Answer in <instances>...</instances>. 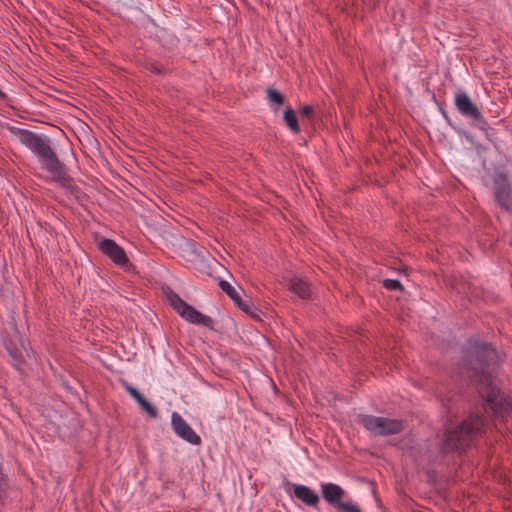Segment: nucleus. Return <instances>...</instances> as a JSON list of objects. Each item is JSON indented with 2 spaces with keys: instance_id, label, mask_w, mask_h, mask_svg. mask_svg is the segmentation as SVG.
Returning <instances> with one entry per match:
<instances>
[{
  "instance_id": "1",
  "label": "nucleus",
  "mask_w": 512,
  "mask_h": 512,
  "mask_svg": "<svg viewBox=\"0 0 512 512\" xmlns=\"http://www.w3.org/2000/svg\"><path fill=\"white\" fill-rule=\"evenodd\" d=\"M465 358L470 366L469 378L479 397L484 401L486 413L496 419H505L512 414V400L501 392L496 379L483 367L498 363L496 349L478 341H469Z\"/></svg>"
},
{
  "instance_id": "2",
  "label": "nucleus",
  "mask_w": 512,
  "mask_h": 512,
  "mask_svg": "<svg viewBox=\"0 0 512 512\" xmlns=\"http://www.w3.org/2000/svg\"><path fill=\"white\" fill-rule=\"evenodd\" d=\"M23 145L38 156L43 163V168L52 175L55 182L67 190L74 189L73 178L67 173L65 164L60 161L47 137L31 132Z\"/></svg>"
},
{
  "instance_id": "3",
  "label": "nucleus",
  "mask_w": 512,
  "mask_h": 512,
  "mask_svg": "<svg viewBox=\"0 0 512 512\" xmlns=\"http://www.w3.org/2000/svg\"><path fill=\"white\" fill-rule=\"evenodd\" d=\"M485 425L486 418L483 415L470 413L457 427L444 433L440 451L443 454L465 451L484 431Z\"/></svg>"
},
{
  "instance_id": "4",
  "label": "nucleus",
  "mask_w": 512,
  "mask_h": 512,
  "mask_svg": "<svg viewBox=\"0 0 512 512\" xmlns=\"http://www.w3.org/2000/svg\"><path fill=\"white\" fill-rule=\"evenodd\" d=\"M358 423L375 436H389L401 433L405 429L404 421L374 415L360 414Z\"/></svg>"
},
{
  "instance_id": "5",
  "label": "nucleus",
  "mask_w": 512,
  "mask_h": 512,
  "mask_svg": "<svg viewBox=\"0 0 512 512\" xmlns=\"http://www.w3.org/2000/svg\"><path fill=\"white\" fill-rule=\"evenodd\" d=\"M167 300L172 308L185 320L190 323L202 325L213 329L214 321L211 317L200 313L193 306L185 302L180 296L172 290L166 293Z\"/></svg>"
},
{
  "instance_id": "6",
  "label": "nucleus",
  "mask_w": 512,
  "mask_h": 512,
  "mask_svg": "<svg viewBox=\"0 0 512 512\" xmlns=\"http://www.w3.org/2000/svg\"><path fill=\"white\" fill-rule=\"evenodd\" d=\"M322 496L327 503L338 511L342 512H361V510L352 503L343 502L346 492L337 484L323 483L321 484Z\"/></svg>"
},
{
  "instance_id": "7",
  "label": "nucleus",
  "mask_w": 512,
  "mask_h": 512,
  "mask_svg": "<svg viewBox=\"0 0 512 512\" xmlns=\"http://www.w3.org/2000/svg\"><path fill=\"white\" fill-rule=\"evenodd\" d=\"M455 106L459 113L470 119L476 127L484 130L488 126L487 121L484 119L478 107L465 92L460 91L456 94Z\"/></svg>"
},
{
  "instance_id": "8",
  "label": "nucleus",
  "mask_w": 512,
  "mask_h": 512,
  "mask_svg": "<svg viewBox=\"0 0 512 512\" xmlns=\"http://www.w3.org/2000/svg\"><path fill=\"white\" fill-rule=\"evenodd\" d=\"M99 250L106 255L115 265L128 270L132 264L122 247L114 240L103 238L98 243Z\"/></svg>"
},
{
  "instance_id": "9",
  "label": "nucleus",
  "mask_w": 512,
  "mask_h": 512,
  "mask_svg": "<svg viewBox=\"0 0 512 512\" xmlns=\"http://www.w3.org/2000/svg\"><path fill=\"white\" fill-rule=\"evenodd\" d=\"M494 196L502 209L512 211V187L504 173L494 177Z\"/></svg>"
},
{
  "instance_id": "10",
  "label": "nucleus",
  "mask_w": 512,
  "mask_h": 512,
  "mask_svg": "<svg viewBox=\"0 0 512 512\" xmlns=\"http://www.w3.org/2000/svg\"><path fill=\"white\" fill-rule=\"evenodd\" d=\"M171 425L173 431L188 443L196 446L202 443L201 437L196 434V432L190 427V425L182 418L179 413H172Z\"/></svg>"
},
{
  "instance_id": "11",
  "label": "nucleus",
  "mask_w": 512,
  "mask_h": 512,
  "mask_svg": "<svg viewBox=\"0 0 512 512\" xmlns=\"http://www.w3.org/2000/svg\"><path fill=\"white\" fill-rule=\"evenodd\" d=\"M293 492L294 496L307 506L315 507L320 501L318 494L305 485L294 484Z\"/></svg>"
},
{
  "instance_id": "12",
  "label": "nucleus",
  "mask_w": 512,
  "mask_h": 512,
  "mask_svg": "<svg viewBox=\"0 0 512 512\" xmlns=\"http://www.w3.org/2000/svg\"><path fill=\"white\" fill-rule=\"evenodd\" d=\"M126 390L138 402L141 408L147 412L151 418L158 416V410L151 403H149L144 396L134 387L127 385Z\"/></svg>"
},
{
  "instance_id": "13",
  "label": "nucleus",
  "mask_w": 512,
  "mask_h": 512,
  "mask_svg": "<svg viewBox=\"0 0 512 512\" xmlns=\"http://www.w3.org/2000/svg\"><path fill=\"white\" fill-rule=\"evenodd\" d=\"M289 290L302 299H308L311 296L310 284L302 278L293 277L289 281Z\"/></svg>"
},
{
  "instance_id": "14",
  "label": "nucleus",
  "mask_w": 512,
  "mask_h": 512,
  "mask_svg": "<svg viewBox=\"0 0 512 512\" xmlns=\"http://www.w3.org/2000/svg\"><path fill=\"white\" fill-rule=\"evenodd\" d=\"M283 119L293 133L298 134L300 132L297 116L291 108L284 111Z\"/></svg>"
},
{
  "instance_id": "15",
  "label": "nucleus",
  "mask_w": 512,
  "mask_h": 512,
  "mask_svg": "<svg viewBox=\"0 0 512 512\" xmlns=\"http://www.w3.org/2000/svg\"><path fill=\"white\" fill-rule=\"evenodd\" d=\"M23 350H25V347H16L13 345H9V349H7V352L9 353L13 365L17 367L18 369L20 366L24 363V355Z\"/></svg>"
},
{
  "instance_id": "16",
  "label": "nucleus",
  "mask_w": 512,
  "mask_h": 512,
  "mask_svg": "<svg viewBox=\"0 0 512 512\" xmlns=\"http://www.w3.org/2000/svg\"><path fill=\"white\" fill-rule=\"evenodd\" d=\"M9 345H13L16 347L24 346L20 333L15 327H12L10 335H7L4 338V346L6 350L9 349Z\"/></svg>"
},
{
  "instance_id": "17",
  "label": "nucleus",
  "mask_w": 512,
  "mask_h": 512,
  "mask_svg": "<svg viewBox=\"0 0 512 512\" xmlns=\"http://www.w3.org/2000/svg\"><path fill=\"white\" fill-rule=\"evenodd\" d=\"M266 93H267V98L271 104H275L277 106H281L284 104L285 97L278 90L273 89V88H268Z\"/></svg>"
},
{
  "instance_id": "18",
  "label": "nucleus",
  "mask_w": 512,
  "mask_h": 512,
  "mask_svg": "<svg viewBox=\"0 0 512 512\" xmlns=\"http://www.w3.org/2000/svg\"><path fill=\"white\" fill-rule=\"evenodd\" d=\"M7 129L10 133L18 137L22 144L25 142V139H27L30 133L32 132L30 130L21 129L11 125H7Z\"/></svg>"
},
{
  "instance_id": "19",
  "label": "nucleus",
  "mask_w": 512,
  "mask_h": 512,
  "mask_svg": "<svg viewBox=\"0 0 512 512\" xmlns=\"http://www.w3.org/2000/svg\"><path fill=\"white\" fill-rule=\"evenodd\" d=\"M241 310L248 314L252 319L254 320H257V321H260L261 318H260V310L256 307H254V305L252 303H246L244 307L241 308Z\"/></svg>"
},
{
  "instance_id": "20",
  "label": "nucleus",
  "mask_w": 512,
  "mask_h": 512,
  "mask_svg": "<svg viewBox=\"0 0 512 512\" xmlns=\"http://www.w3.org/2000/svg\"><path fill=\"white\" fill-rule=\"evenodd\" d=\"M383 286L388 290H403V286L400 281L395 279L383 280Z\"/></svg>"
},
{
  "instance_id": "21",
  "label": "nucleus",
  "mask_w": 512,
  "mask_h": 512,
  "mask_svg": "<svg viewBox=\"0 0 512 512\" xmlns=\"http://www.w3.org/2000/svg\"><path fill=\"white\" fill-rule=\"evenodd\" d=\"M145 69L157 75L166 73V69L158 63H148L145 65Z\"/></svg>"
},
{
  "instance_id": "22",
  "label": "nucleus",
  "mask_w": 512,
  "mask_h": 512,
  "mask_svg": "<svg viewBox=\"0 0 512 512\" xmlns=\"http://www.w3.org/2000/svg\"><path fill=\"white\" fill-rule=\"evenodd\" d=\"M219 287L222 291H224L229 297L233 296L237 291L236 289L227 281L220 280Z\"/></svg>"
},
{
  "instance_id": "23",
  "label": "nucleus",
  "mask_w": 512,
  "mask_h": 512,
  "mask_svg": "<svg viewBox=\"0 0 512 512\" xmlns=\"http://www.w3.org/2000/svg\"><path fill=\"white\" fill-rule=\"evenodd\" d=\"M300 113L303 117H306L307 119H312L314 115V109L312 106H304L300 110Z\"/></svg>"
},
{
  "instance_id": "24",
  "label": "nucleus",
  "mask_w": 512,
  "mask_h": 512,
  "mask_svg": "<svg viewBox=\"0 0 512 512\" xmlns=\"http://www.w3.org/2000/svg\"><path fill=\"white\" fill-rule=\"evenodd\" d=\"M229 298L234 302V304H235L239 309H241L242 307H244V306H245V304L247 303V302H243V301H242V299H241V297H240V295H239V293H238V292H236L235 294H233V296H231V297H229Z\"/></svg>"
},
{
  "instance_id": "25",
  "label": "nucleus",
  "mask_w": 512,
  "mask_h": 512,
  "mask_svg": "<svg viewBox=\"0 0 512 512\" xmlns=\"http://www.w3.org/2000/svg\"><path fill=\"white\" fill-rule=\"evenodd\" d=\"M229 298L234 302V304H235L239 309H241L242 307H244V306H245V304L247 303V302H243V301H242V299H241V297H240V295H239V293H238V292H236L235 294H233V296H231V297H229Z\"/></svg>"
},
{
  "instance_id": "26",
  "label": "nucleus",
  "mask_w": 512,
  "mask_h": 512,
  "mask_svg": "<svg viewBox=\"0 0 512 512\" xmlns=\"http://www.w3.org/2000/svg\"><path fill=\"white\" fill-rule=\"evenodd\" d=\"M0 99L1 100H6L7 99V94L4 93L3 91L0 90Z\"/></svg>"
}]
</instances>
